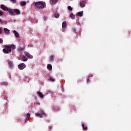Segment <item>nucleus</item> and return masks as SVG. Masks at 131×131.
I'll return each instance as SVG.
<instances>
[{"label":"nucleus","mask_w":131,"mask_h":131,"mask_svg":"<svg viewBox=\"0 0 131 131\" xmlns=\"http://www.w3.org/2000/svg\"><path fill=\"white\" fill-rule=\"evenodd\" d=\"M15 45H5L4 46V49L3 50V52L4 54H9L12 52V50H15Z\"/></svg>","instance_id":"1"},{"label":"nucleus","mask_w":131,"mask_h":131,"mask_svg":"<svg viewBox=\"0 0 131 131\" xmlns=\"http://www.w3.org/2000/svg\"><path fill=\"white\" fill-rule=\"evenodd\" d=\"M9 13L10 15H15V14H16V15H20V14H21V11H20L19 9H14L13 10L9 9Z\"/></svg>","instance_id":"2"},{"label":"nucleus","mask_w":131,"mask_h":131,"mask_svg":"<svg viewBox=\"0 0 131 131\" xmlns=\"http://www.w3.org/2000/svg\"><path fill=\"white\" fill-rule=\"evenodd\" d=\"M35 7L37 9H43L45 8V4L41 2H38L35 3Z\"/></svg>","instance_id":"3"},{"label":"nucleus","mask_w":131,"mask_h":131,"mask_svg":"<svg viewBox=\"0 0 131 131\" xmlns=\"http://www.w3.org/2000/svg\"><path fill=\"white\" fill-rule=\"evenodd\" d=\"M41 112L39 113H35V115H36V116H37V117H38V116H39V117L40 118H42V116H43L45 115V112H43V111L42 110H40Z\"/></svg>","instance_id":"4"},{"label":"nucleus","mask_w":131,"mask_h":131,"mask_svg":"<svg viewBox=\"0 0 131 131\" xmlns=\"http://www.w3.org/2000/svg\"><path fill=\"white\" fill-rule=\"evenodd\" d=\"M25 67H26V65H25V63H20L18 66V68H19V69H20V70H23V69H24Z\"/></svg>","instance_id":"5"},{"label":"nucleus","mask_w":131,"mask_h":131,"mask_svg":"<svg viewBox=\"0 0 131 131\" xmlns=\"http://www.w3.org/2000/svg\"><path fill=\"white\" fill-rule=\"evenodd\" d=\"M1 9L3 10V11H5L6 12H9V10H10V9L8 8V7L4 5H1Z\"/></svg>","instance_id":"6"},{"label":"nucleus","mask_w":131,"mask_h":131,"mask_svg":"<svg viewBox=\"0 0 131 131\" xmlns=\"http://www.w3.org/2000/svg\"><path fill=\"white\" fill-rule=\"evenodd\" d=\"M4 31L6 34L8 35V34L10 33V30L8 29L7 28H5L4 29Z\"/></svg>","instance_id":"7"},{"label":"nucleus","mask_w":131,"mask_h":131,"mask_svg":"<svg viewBox=\"0 0 131 131\" xmlns=\"http://www.w3.org/2000/svg\"><path fill=\"white\" fill-rule=\"evenodd\" d=\"M26 56L29 58V59H32V58H33V56L31 55V54L28 52L26 53Z\"/></svg>","instance_id":"8"},{"label":"nucleus","mask_w":131,"mask_h":131,"mask_svg":"<svg viewBox=\"0 0 131 131\" xmlns=\"http://www.w3.org/2000/svg\"><path fill=\"white\" fill-rule=\"evenodd\" d=\"M37 95H38V96L40 97V98H41V99H43V94H42V93H41V92H37Z\"/></svg>","instance_id":"9"},{"label":"nucleus","mask_w":131,"mask_h":131,"mask_svg":"<svg viewBox=\"0 0 131 131\" xmlns=\"http://www.w3.org/2000/svg\"><path fill=\"white\" fill-rule=\"evenodd\" d=\"M67 27L66 21H63L62 24V28L63 29H65Z\"/></svg>","instance_id":"10"},{"label":"nucleus","mask_w":131,"mask_h":131,"mask_svg":"<svg viewBox=\"0 0 131 131\" xmlns=\"http://www.w3.org/2000/svg\"><path fill=\"white\" fill-rule=\"evenodd\" d=\"M13 33L16 38H18L19 37V33H18L15 30L13 31Z\"/></svg>","instance_id":"11"},{"label":"nucleus","mask_w":131,"mask_h":131,"mask_svg":"<svg viewBox=\"0 0 131 131\" xmlns=\"http://www.w3.org/2000/svg\"><path fill=\"white\" fill-rule=\"evenodd\" d=\"M25 50V47H19L18 49V52H20L21 53H22V52H24Z\"/></svg>","instance_id":"12"},{"label":"nucleus","mask_w":131,"mask_h":131,"mask_svg":"<svg viewBox=\"0 0 131 131\" xmlns=\"http://www.w3.org/2000/svg\"><path fill=\"white\" fill-rule=\"evenodd\" d=\"M58 1V0H50V3H51L52 5H56Z\"/></svg>","instance_id":"13"},{"label":"nucleus","mask_w":131,"mask_h":131,"mask_svg":"<svg viewBox=\"0 0 131 131\" xmlns=\"http://www.w3.org/2000/svg\"><path fill=\"white\" fill-rule=\"evenodd\" d=\"M70 18H71L73 20H74V19H75V15H74V14H73V13H71L70 14Z\"/></svg>","instance_id":"14"},{"label":"nucleus","mask_w":131,"mask_h":131,"mask_svg":"<svg viewBox=\"0 0 131 131\" xmlns=\"http://www.w3.org/2000/svg\"><path fill=\"white\" fill-rule=\"evenodd\" d=\"M8 65L10 67V68H13L14 67V64H13V62L9 61L8 62Z\"/></svg>","instance_id":"15"},{"label":"nucleus","mask_w":131,"mask_h":131,"mask_svg":"<svg viewBox=\"0 0 131 131\" xmlns=\"http://www.w3.org/2000/svg\"><path fill=\"white\" fill-rule=\"evenodd\" d=\"M77 15L79 17H82L83 14L82 13V12L80 11V12H78Z\"/></svg>","instance_id":"16"},{"label":"nucleus","mask_w":131,"mask_h":131,"mask_svg":"<svg viewBox=\"0 0 131 131\" xmlns=\"http://www.w3.org/2000/svg\"><path fill=\"white\" fill-rule=\"evenodd\" d=\"M20 6H23V7H24V6H26V2L23 1L20 4Z\"/></svg>","instance_id":"17"},{"label":"nucleus","mask_w":131,"mask_h":131,"mask_svg":"<svg viewBox=\"0 0 131 131\" xmlns=\"http://www.w3.org/2000/svg\"><path fill=\"white\" fill-rule=\"evenodd\" d=\"M80 7H82L83 8H84V7H85V4H84V3L82 2H81L80 3Z\"/></svg>","instance_id":"18"},{"label":"nucleus","mask_w":131,"mask_h":131,"mask_svg":"<svg viewBox=\"0 0 131 131\" xmlns=\"http://www.w3.org/2000/svg\"><path fill=\"white\" fill-rule=\"evenodd\" d=\"M54 55H51L50 57V62H53V61H54Z\"/></svg>","instance_id":"19"},{"label":"nucleus","mask_w":131,"mask_h":131,"mask_svg":"<svg viewBox=\"0 0 131 131\" xmlns=\"http://www.w3.org/2000/svg\"><path fill=\"white\" fill-rule=\"evenodd\" d=\"M47 68L48 70H52V65L51 64H49L47 66Z\"/></svg>","instance_id":"20"},{"label":"nucleus","mask_w":131,"mask_h":131,"mask_svg":"<svg viewBox=\"0 0 131 131\" xmlns=\"http://www.w3.org/2000/svg\"><path fill=\"white\" fill-rule=\"evenodd\" d=\"M22 59L23 60V61H24L25 62H26L28 60L27 57H25V56H24L22 58Z\"/></svg>","instance_id":"21"},{"label":"nucleus","mask_w":131,"mask_h":131,"mask_svg":"<svg viewBox=\"0 0 131 131\" xmlns=\"http://www.w3.org/2000/svg\"><path fill=\"white\" fill-rule=\"evenodd\" d=\"M49 80L50 81H55V79L54 78H53L52 77H50L49 78Z\"/></svg>","instance_id":"22"},{"label":"nucleus","mask_w":131,"mask_h":131,"mask_svg":"<svg viewBox=\"0 0 131 131\" xmlns=\"http://www.w3.org/2000/svg\"><path fill=\"white\" fill-rule=\"evenodd\" d=\"M54 17L55 18H59V17H60V15H59V14L58 13H55L54 14Z\"/></svg>","instance_id":"23"},{"label":"nucleus","mask_w":131,"mask_h":131,"mask_svg":"<svg viewBox=\"0 0 131 131\" xmlns=\"http://www.w3.org/2000/svg\"><path fill=\"white\" fill-rule=\"evenodd\" d=\"M82 127L83 128V129H88V127H84V124H82Z\"/></svg>","instance_id":"24"},{"label":"nucleus","mask_w":131,"mask_h":131,"mask_svg":"<svg viewBox=\"0 0 131 131\" xmlns=\"http://www.w3.org/2000/svg\"><path fill=\"white\" fill-rule=\"evenodd\" d=\"M26 118H27V119H29V118H30V114L28 113L27 114Z\"/></svg>","instance_id":"25"},{"label":"nucleus","mask_w":131,"mask_h":131,"mask_svg":"<svg viewBox=\"0 0 131 131\" xmlns=\"http://www.w3.org/2000/svg\"><path fill=\"white\" fill-rule=\"evenodd\" d=\"M68 10H69V11H72L73 9L71 7V6H68Z\"/></svg>","instance_id":"26"},{"label":"nucleus","mask_w":131,"mask_h":131,"mask_svg":"<svg viewBox=\"0 0 131 131\" xmlns=\"http://www.w3.org/2000/svg\"><path fill=\"white\" fill-rule=\"evenodd\" d=\"M11 2H13L14 4H16L17 3V1L16 0H10Z\"/></svg>","instance_id":"27"},{"label":"nucleus","mask_w":131,"mask_h":131,"mask_svg":"<svg viewBox=\"0 0 131 131\" xmlns=\"http://www.w3.org/2000/svg\"><path fill=\"white\" fill-rule=\"evenodd\" d=\"M2 29H3V28L0 27V34H2Z\"/></svg>","instance_id":"28"},{"label":"nucleus","mask_w":131,"mask_h":131,"mask_svg":"<svg viewBox=\"0 0 131 131\" xmlns=\"http://www.w3.org/2000/svg\"><path fill=\"white\" fill-rule=\"evenodd\" d=\"M3 23H4V21L0 19V24H3Z\"/></svg>","instance_id":"29"},{"label":"nucleus","mask_w":131,"mask_h":131,"mask_svg":"<svg viewBox=\"0 0 131 131\" xmlns=\"http://www.w3.org/2000/svg\"><path fill=\"white\" fill-rule=\"evenodd\" d=\"M3 12L0 11V16H3Z\"/></svg>","instance_id":"30"},{"label":"nucleus","mask_w":131,"mask_h":131,"mask_svg":"<svg viewBox=\"0 0 131 131\" xmlns=\"http://www.w3.org/2000/svg\"><path fill=\"white\" fill-rule=\"evenodd\" d=\"M3 41H4L3 39H0V43H3Z\"/></svg>","instance_id":"31"},{"label":"nucleus","mask_w":131,"mask_h":131,"mask_svg":"<svg viewBox=\"0 0 131 131\" xmlns=\"http://www.w3.org/2000/svg\"><path fill=\"white\" fill-rule=\"evenodd\" d=\"M91 82V80H90V79L88 78L87 80V82Z\"/></svg>","instance_id":"32"},{"label":"nucleus","mask_w":131,"mask_h":131,"mask_svg":"<svg viewBox=\"0 0 131 131\" xmlns=\"http://www.w3.org/2000/svg\"><path fill=\"white\" fill-rule=\"evenodd\" d=\"M5 84H6V85L8 84V83H5Z\"/></svg>","instance_id":"33"},{"label":"nucleus","mask_w":131,"mask_h":131,"mask_svg":"<svg viewBox=\"0 0 131 131\" xmlns=\"http://www.w3.org/2000/svg\"><path fill=\"white\" fill-rule=\"evenodd\" d=\"M97 80H98V78H97Z\"/></svg>","instance_id":"34"},{"label":"nucleus","mask_w":131,"mask_h":131,"mask_svg":"<svg viewBox=\"0 0 131 131\" xmlns=\"http://www.w3.org/2000/svg\"><path fill=\"white\" fill-rule=\"evenodd\" d=\"M97 80H98V78H97Z\"/></svg>","instance_id":"35"}]
</instances>
